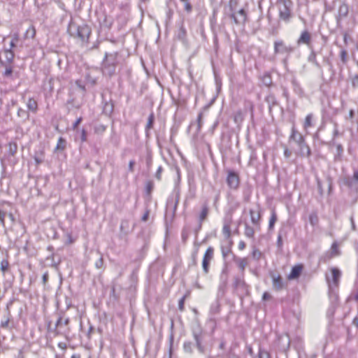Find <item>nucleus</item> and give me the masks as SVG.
<instances>
[{
  "instance_id": "f257e3e1",
  "label": "nucleus",
  "mask_w": 358,
  "mask_h": 358,
  "mask_svg": "<svg viewBox=\"0 0 358 358\" xmlns=\"http://www.w3.org/2000/svg\"><path fill=\"white\" fill-rule=\"evenodd\" d=\"M68 31L71 36L78 37L82 40L87 39L90 34V28L86 24L78 25L71 21L68 27Z\"/></svg>"
},
{
  "instance_id": "f03ea898",
  "label": "nucleus",
  "mask_w": 358,
  "mask_h": 358,
  "mask_svg": "<svg viewBox=\"0 0 358 358\" xmlns=\"http://www.w3.org/2000/svg\"><path fill=\"white\" fill-rule=\"evenodd\" d=\"M277 5L280 20L285 22H289L292 17V1L291 0H279Z\"/></svg>"
},
{
  "instance_id": "7ed1b4c3",
  "label": "nucleus",
  "mask_w": 358,
  "mask_h": 358,
  "mask_svg": "<svg viewBox=\"0 0 358 358\" xmlns=\"http://www.w3.org/2000/svg\"><path fill=\"white\" fill-rule=\"evenodd\" d=\"M116 55L106 54L103 64V71L105 74L112 75L115 70Z\"/></svg>"
},
{
  "instance_id": "20e7f679",
  "label": "nucleus",
  "mask_w": 358,
  "mask_h": 358,
  "mask_svg": "<svg viewBox=\"0 0 358 358\" xmlns=\"http://www.w3.org/2000/svg\"><path fill=\"white\" fill-rule=\"evenodd\" d=\"M331 275H327V280L329 284V286L332 288L334 287H337L338 285L339 280L341 276V271L337 268H331Z\"/></svg>"
},
{
  "instance_id": "39448f33",
  "label": "nucleus",
  "mask_w": 358,
  "mask_h": 358,
  "mask_svg": "<svg viewBox=\"0 0 358 358\" xmlns=\"http://www.w3.org/2000/svg\"><path fill=\"white\" fill-rule=\"evenodd\" d=\"M227 182L230 188L236 189L239 185V178L237 174L234 172H229Z\"/></svg>"
},
{
  "instance_id": "423d86ee",
  "label": "nucleus",
  "mask_w": 358,
  "mask_h": 358,
  "mask_svg": "<svg viewBox=\"0 0 358 358\" xmlns=\"http://www.w3.org/2000/svg\"><path fill=\"white\" fill-rule=\"evenodd\" d=\"M293 49L291 47L286 45L282 41L275 42V53H289Z\"/></svg>"
},
{
  "instance_id": "0eeeda50",
  "label": "nucleus",
  "mask_w": 358,
  "mask_h": 358,
  "mask_svg": "<svg viewBox=\"0 0 358 358\" xmlns=\"http://www.w3.org/2000/svg\"><path fill=\"white\" fill-rule=\"evenodd\" d=\"M232 17L236 24H243L246 20L247 15L244 9H240L237 13H233Z\"/></svg>"
},
{
  "instance_id": "6e6552de",
  "label": "nucleus",
  "mask_w": 358,
  "mask_h": 358,
  "mask_svg": "<svg viewBox=\"0 0 358 358\" xmlns=\"http://www.w3.org/2000/svg\"><path fill=\"white\" fill-rule=\"evenodd\" d=\"M310 42V34L307 31H304L301 33L299 38L297 41V43L299 45L303 43L306 45H309Z\"/></svg>"
},
{
  "instance_id": "1a4fd4ad",
  "label": "nucleus",
  "mask_w": 358,
  "mask_h": 358,
  "mask_svg": "<svg viewBox=\"0 0 358 358\" xmlns=\"http://www.w3.org/2000/svg\"><path fill=\"white\" fill-rule=\"evenodd\" d=\"M302 271V266L300 265L295 266L292 268L290 273L288 275V278L290 280L297 278Z\"/></svg>"
},
{
  "instance_id": "9d476101",
  "label": "nucleus",
  "mask_w": 358,
  "mask_h": 358,
  "mask_svg": "<svg viewBox=\"0 0 358 358\" xmlns=\"http://www.w3.org/2000/svg\"><path fill=\"white\" fill-rule=\"evenodd\" d=\"M290 138L293 139L297 144H302L303 142V137L302 135L297 132L294 128H292Z\"/></svg>"
},
{
  "instance_id": "9b49d317",
  "label": "nucleus",
  "mask_w": 358,
  "mask_h": 358,
  "mask_svg": "<svg viewBox=\"0 0 358 358\" xmlns=\"http://www.w3.org/2000/svg\"><path fill=\"white\" fill-rule=\"evenodd\" d=\"M272 279H273V286L274 289L279 290L282 288L283 285H282V279L279 275L276 276L275 275H273Z\"/></svg>"
},
{
  "instance_id": "f8f14e48",
  "label": "nucleus",
  "mask_w": 358,
  "mask_h": 358,
  "mask_svg": "<svg viewBox=\"0 0 358 358\" xmlns=\"http://www.w3.org/2000/svg\"><path fill=\"white\" fill-rule=\"evenodd\" d=\"M348 13V6L345 3H343L339 6L338 15L340 17H345Z\"/></svg>"
},
{
  "instance_id": "ddd939ff",
  "label": "nucleus",
  "mask_w": 358,
  "mask_h": 358,
  "mask_svg": "<svg viewBox=\"0 0 358 358\" xmlns=\"http://www.w3.org/2000/svg\"><path fill=\"white\" fill-rule=\"evenodd\" d=\"M27 108L29 110L35 113L37 110L38 104L37 102L34 99H29L27 103Z\"/></svg>"
},
{
  "instance_id": "4468645a",
  "label": "nucleus",
  "mask_w": 358,
  "mask_h": 358,
  "mask_svg": "<svg viewBox=\"0 0 358 358\" xmlns=\"http://www.w3.org/2000/svg\"><path fill=\"white\" fill-rule=\"evenodd\" d=\"M251 221L254 224H258L260 220V214L259 212H255L252 210L250 211Z\"/></svg>"
},
{
  "instance_id": "2eb2a0df",
  "label": "nucleus",
  "mask_w": 358,
  "mask_h": 358,
  "mask_svg": "<svg viewBox=\"0 0 358 358\" xmlns=\"http://www.w3.org/2000/svg\"><path fill=\"white\" fill-rule=\"evenodd\" d=\"M313 115L309 114L306 117L305 122L303 124V128L305 130H308L309 127H311L313 126Z\"/></svg>"
},
{
  "instance_id": "dca6fc26",
  "label": "nucleus",
  "mask_w": 358,
  "mask_h": 358,
  "mask_svg": "<svg viewBox=\"0 0 358 358\" xmlns=\"http://www.w3.org/2000/svg\"><path fill=\"white\" fill-rule=\"evenodd\" d=\"M76 138H80L81 142H85L87 140V132L84 129L77 131Z\"/></svg>"
},
{
  "instance_id": "f3484780",
  "label": "nucleus",
  "mask_w": 358,
  "mask_h": 358,
  "mask_svg": "<svg viewBox=\"0 0 358 358\" xmlns=\"http://www.w3.org/2000/svg\"><path fill=\"white\" fill-rule=\"evenodd\" d=\"M298 145L300 146L301 155H303L304 156H309L310 152V148L308 145H306L304 143V141L303 142L302 144H298Z\"/></svg>"
},
{
  "instance_id": "a211bd4d",
  "label": "nucleus",
  "mask_w": 358,
  "mask_h": 358,
  "mask_svg": "<svg viewBox=\"0 0 358 358\" xmlns=\"http://www.w3.org/2000/svg\"><path fill=\"white\" fill-rule=\"evenodd\" d=\"M213 252L214 251L212 248H208L205 252L203 259L210 262L213 257Z\"/></svg>"
},
{
  "instance_id": "6ab92c4d",
  "label": "nucleus",
  "mask_w": 358,
  "mask_h": 358,
  "mask_svg": "<svg viewBox=\"0 0 358 358\" xmlns=\"http://www.w3.org/2000/svg\"><path fill=\"white\" fill-rule=\"evenodd\" d=\"M236 263L238 264V267L242 271H244V269L245 268V267L248 264V261H247L246 258H239V259H236Z\"/></svg>"
},
{
  "instance_id": "aec40b11",
  "label": "nucleus",
  "mask_w": 358,
  "mask_h": 358,
  "mask_svg": "<svg viewBox=\"0 0 358 358\" xmlns=\"http://www.w3.org/2000/svg\"><path fill=\"white\" fill-rule=\"evenodd\" d=\"M36 30L32 26L29 27L25 33V37L27 38H33L35 36Z\"/></svg>"
},
{
  "instance_id": "412c9836",
  "label": "nucleus",
  "mask_w": 358,
  "mask_h": 358,
  "mask_svg": "<svg viewBox=\"0 0 358 358\" xmlns=\"http://www.w3.org/2000/svg\"><path fill=\"white\" fill-rule=\"evenodd\" d=\"M17 150V145L15 143H10L8 144V152L10 155L13 156Z\"/></svg>"
},
{
  "instance_id": "4be33fe9",
  "label": "nucleus",
  "mask_w": 358,
  "mask_h": 358,
  "mask_svg": "<svg viewBox=\"0 0 358 358\" xmlns=\"http://www.w3.org/2000/svg\"><path fill=\"white\" fill-rule=\"evenodd\" d=\"M254 234L255 231L253 228L246 224L245 229V235L248 238H252L254 236Z\"/></svg>"
},
{
  "instance_id": "5701e85b",
  "label": "nucleus",
  "mask_w": 358,
  "mask_h": 358,
  "mask_svg": "<svg viewBox=\"0 0 358 358\" xmlns=\"http://www.w3.org/2000/svg\"><path fill=\"white\" fill-rule=\"evenodd\" d=\"M331 252L332 257L338 256L340 254L338 246L336 243H334L332 244L331 248Z\"/></svg>"
},
{
  "instance_id": "b1692460",
  "label": "nucleus",
  "mask_w": 358,
  "mask_h": 358,
  "mask_svg": "<svg viewBox=\"0 0 358 358\" xmlns=\"http://www.w3.org/2000/svg\"><path fill=\"white\" fill-rule=\"evenodd\" d=\"M309 222L311 224V225L315 226L318 222V218L316 214H311L309 216Z\"/></svg>"
},
{
  "instance_id": "393cba45",
  "label": "nucleus",
  "mask_w": 358,
  "mask_h": 358,
  "mask_svg": "<svg viewBox=\"0 0 358 358\" xmlns=\"http://www.w3.org/2000/svg\"><path fill=\"white\" fill-rule=\"evenodd\" d=\"M277 220V216L274 212L272 213L269 220V229H273L275 222Z\"/></svg>"
},
{
  "instance_id": "a878e982",
  "label": "nucleus",
  "mask_w": 358,
  "mask_h": 358,
  "mask_svg": "<svg viewBox=\"0 0 358 358\" xmlns=\"http://www.w3.org/2000/svg\"><path fill=\"white\" fill-rule=\"evenodd\" d=\"M8 266H9V263L7 260L3 259L1 262V270L3 273H5L7 271Z\"/></svg>"
},
{
  "instance_id": "bb28decb",
  "label": "nucleus",
  "mask_w": 358,
  "mask_h": 358,
  "mask_svg": "<svg viewBox=\"0 0 358 358\" xmlns=\"http://www.w3.org/2000/svg\"><path fill=\"white\" fill-rule=\"evenodd\" d=\"M65 141L62 138H59L57 145V150H64L65 148Z\"/></svg>"
},
{
  "instance_id": "cd10ccee",
  "label": "nucleus",
  "mask_w": 358,
  "mask_h": 358,
  "mask_svg": "<svg viewBox=\"0 0 358 358\" xmlns=\"http://www.w3.org/2000/svg\"><path fill=\"white\" fill-rule=\"evenodd\" d=\"M13 68L11 66H6L5 71L3 73L4 76L8 77L11 76Z\"/></svg>"
},
{
  "instance_id": "c85d7f7f",
  "label": "nucleus",
  "mask_w": 358,
  "mask_h": 358,
  "mask_svg": "<svg viewBox=\"0 0 358 358\" xmlns=\"http://www.w3.org/2000/svg\"><path fill=\"white\" fill-rule=\"evenodd\" d=\"M223 233L224 234L227 236V237H229L230 236V227L229 224H224V227H223Z\"/></svg>"
},
{
  "instance_id": "c756f323",
  "label": "nucleus",
  "mask_w": 358,
  "mask_h": 358,
  "mask_svg": "<svg viewBox=\"0 0 358 358\" xmlns=\"http://www.w3.org/2000/svg\"><path fill=\"white\" fill-rule=\"evenodd\" d=\"M86 83L90 85H94L96 83V79L91 78L90 75H87L86 76Z\"/></svg>"
},
{
  "instance_id": "7c9ffc66",
  "label": "nucleus",
  "mask_w": 358,
  "mask_h": 358,
  "mask_svg": "<svg viewBox=\"0 0 358 358\" xmlns=\"http://www.w3.org/2000/svg\"><path fill=\"white\" fill-rule=\"evenodd\" d=\"M207 214H208V209L207 208H203L201 212V214H200V220L202 221L204 219H206V216H207Z\"/></svg>"
},
{
  "instance_id": "2f4dec72",
  "label": "nucleus",
  "mask_w": 358,
  "mask_h": 358,
  "mask_svg": "<svg viewBox=\"0 0 358 358\" xmlns=\"http://www.w3.org/2000/svg\"><path fill=\"white\" fill-rule=\"evenodd\" d=\"M210 262L203 259L202 266L205 273L208 272V265Z\"/></svg>"
},
{
  "instance_id": "473e14b6",
  "label": "nucleus",
  "mask_w": 358,
  "mask_h": 358,
  "mask_svg": "<svg viewBox=\"0 0 358 358\" xmlns=\"http://www.w3.org/2000/svg\"><path fill=\"white\" fill-rule=\"evenodd\" d=\"M268 357H269V355L266 351L259 350V358H268Z\"/></svg>"
},
{
  "instance_id": "72a5a7b5",
  "label": "nucleus",
  "mask_w": 358,
  "mask_h": 358,
  "mask_svg": "<svg viewBox=\"0 0 358 358\" xmlns=\"http://www.w3.org/2000/svg\"><path fill=\"white\" fill-rule=\"evenodd\" d=\"M262 256V253L258 250H254L252 252V257L257 259H259Z\"/></svg>"
},
{
  "instance_id": "f704fd0d",
  "label": "nucleus",
  "mask_w": 358,
  "mask_h": 358,
  "mask_svg": "<svg viewBox=\"0 0 358 358\" xmlns=\"http://www.w3.org/2000/svg\"><path fill=\"white\" fill-rule=\"evenodd\" d=\"M5 55L8 62H11L13 59V54L10 51L5 52Z\"/></svg>"
},
{
  "instance_id": "c9c22d12",
  "label": "nucleus",
  "mask_w": 358,
  "mask_h": 358,
  "mask_svg": "<svg viewBox=\"0 0 358 358\" xmlns=\"http://www.w3.org/2000/svg\"><path fill=\"white\" fill-rule=\"evenodd\" d=\"M348 53L346 50H342L341 52V58L343 62H346Z\"/></svg>"
},
{
  "instance_id": "e433bc0d",
  "label": "nucleus",
  "mask_w": 358,
  "mask_h": 358,
  "mask_svg": "<svg viewBox=\"0 0 358 358\" xmlns=\"http://www.w3.org/2000/svg\"><path fill=\"white\" fill-rule=\"evenodd\" d=\"M153 120H154L153 115H152V114H151V115L149 116L148 121V124H147V128H148V129L151 128V127H152V123H153Z\"/></svg>"
},
{
  "instance_id": "4c0bfd02",
  "label": "nucleus",
  "mask_w": 358,
  "mask_h": 358,
  "mask_svg": "<svg viewBox=\"0 0 358 358\" xmlns=\"http://www.w3.org/2000/svg\"><path fill=\"white\" fill-rule=\"evenodd\" d=\"M237 5V1L236 0H230L229 1V6L231 9L234 8Z\"/></svg>"
},
{
  "instance_id": "58836bf2",
  "label": "nucleus",
  "mask_w": 358,
  "mask_h": 358,
  "mask_svg": "<svg viewBox=\"0 0 358 358\" xmlns=\"http://www.w3.org/2000/svg\"><path fill=\"white\" fill-rule=\"evenodd\" d=\"M135 162L134 161L131 160L129 163V170L131 172L134 171V166Z\"/></svg>"
},
{
  "instance_id": "ea45409f",
  "label": "nucleus",
  "mask_w": 358,
  "mask_h": 358,
  "mask_svg": "<svg viewBox=\"0 0 358 358\" xmlns=\"http://www.w3.org/2000/svg\"><path fill=\"white\" fill-rule=\"evenodd\" d=\"M5 216H6V213L3 211L0 210V221L2 224L4 223Z\"/></svg>"
},
{
  "instance_id": "a19ab883",
  "label": "nucleus",
  "mask_w": 358,
  "mask_h": 358,
  "mask_svg": "<svg viewBox=\"0 0 358 358\" xmlns=\"http://www.w3.org/2000/svg\"><path fill=\"white\" fill-rule=\"evenodd\" d=\"M264 83L266 85H269L271 83V80L269 76H265L264 78Z\"/></svg>"
},
{
  "instance_id": "79ce46f5",
  "label": "nucleus",
  "mask_w": 358,
  "mask_h": 358,
  "mask_svg": "<svg viewBox=\"0 0 358 358\" xmlns=\"http://www.w3.org/2000/svg\"><path fill=\"white\" fill-rule=\"evenodd\" d=\"M81 121H82L81 117H79L76 120V121L74 122V124L73 125V127L74 129H76L78 127V124L81 122Z\"/></svg>"
},
{
  "instance_id": "37998d69",
  "label": "nucleus",
  "mask_w": 358,
  "mask_h": 358,
  "mask_svg": "<svg viewBox=\"0 0 358 358\" xmlns=\"http://www.w3.org/2000/svg\"><path fill=\"white\" fill-rule=\"evenodd\" d=\"M245 243H244V241H241L238 243V248L239 250H242L243 249H245Z\"/></svg>"
},
{
  "instance_id": "c03bdc74",
  "label": "nucleus",
  "mask_w": 358,
  "mask_h": 358,
  "mask_svg": "<svg viewBox=\"0 0 358 358\" xmlns=\"http://www.w3.org/2000/svg\"><path fill=\"white\" fill-rule=\"evenodd\" d=\"M184 301H185V297H182V298L179 301V308H180L181 310L183 309Z\"/></svg>"
},
{
  "instance_id": "a18cd8bd",
  "label": "nucleus",
  "mask_w": 358,
  "mask_h": 358,
  "mask_svg": "<svg viewBox=\"0 0 358 358\" xmlns=\"http://www.w3.org/2000/svg\"><path fill=\"white\" fill-rule=\"evenodd\" d=\"M353 178L357 184V189H358V171H355Z\"/></svg>"
},
{
  "instance_id": "49530a36",
  "label": "nucleus",
  "mask_w": 358,
  "mask_h": 358,
  "mask_svg": "<svg viewBox=\"0 0 358 358\" xmlns=\"http://www.w3.org/2000/svg\"><path fill=\"white\" fill-rule=\"evenodd\" d=\"M271 298V295L268 292H264L262 296L263 300L266 301Z\"/></svg>"
},
{
  "instance_id": "de8ad7c7",
  "label": "nucleus",
  "mask_w": 358,
  "mask_h": 358,
  "mask_svg": "<svg viewBox=\"0 0 358 358\" xmlns=\"http://www.w3.org/2000/svg\"><path fill=\"white\" fill-rule=\"evenodd\" d=\"M161 172H162V168L161 167H159L157 173H156V178L158 179V180H160L161 178Z\"/></svg>"
},
{
  "instance_id": "09e8293b",
  "label": "nucleus",
  "mask_w": 358,
  "mask_h": 358,
  "mask_svg": "<svg viewBox=\"0 0 358 358\" xmlns=\"http://www.w3.org/2000/svg\"><path fill=\"white\" fill-rule=\"evenodd\" d=\"M9 320L6 319L5 321L1 322V326L3 327H6L8 325Z\"/></svg>"
},
{
  "instance_id": "8fccbe9b",
  "label": "nucleus",
  "mask_w": 358,
  "mask_h": 358,
  "mask_svg": "<svg viewBox=\"0 0 358 358\" xmlns=\"http://www.w3.org/2000/svg\"><path fill=\"white\" fill-rule=\"evenodd\" d=\"M148 216H149V213L147 212L146 213L144 214V215L142 217V220L143 221H147L148 220Z\"/></svg>"
},
{
  "instance_id": "3c124183",
  "label": "nucleus",
  "mask_w": 358,
  "mask_h": 358,
  "mask_svg": "<svg viewBox=\"0 0 358 358\" xmlns=\"http://www.w3.org/2000/svg\"><path fill=\"white\" fill-rule=\"evenodd\" d=\"M76 84H77V85H78L80 88H81L83 90H85V87L80 84V81H79V80L76 81Z\"/></svg>"
},
{
  "instance_id": "603ef678",
  "label": "nucleus",
  "mask_w": 358,
  "mask_h": 358,
  "mask_svg": "<svg viewBox=\"0 0 358 358\" xmlns=\"http://www.w3.org/2000/svg\"><path fill=\"white\" fill-rule=\"evenodd\" d=\"M185 9L187 11H190L191 10V6H190V4L189 3H185Z\"/></svg>"
},
{
  "instance_id": "864d4df0",
  "label": "nucleus",
  "mask_w": 358,
  "mask_h": 358,
  "mask_svg": "<svg viewBox=\"0 0 358 358\" xmlns=\"http://www.w3.org/2000/svg\"><path fill=\"white\" fill-rule=\"evenodd\" d=\"M17 41V38H15V39L12 40L11 42H10V45L11 47H14L15 46V43Z\"/></svg>"
},
{
  "instance_id": "5fc2aeb1",
  "label": "nucleus",
  "mask_w": 358,
  "mask_h": 358,
  "mask_svg": "<svg viewBox=\"0 0 358 358\" xmlns=\"http://www.w3.org/2000/svg\"><path fill=\"white\" fill-rule=\"evenodd\" d=\"M35 161H36L37 164H41L42 162V160L38 159V158H37V157H35Z\"/></svg>"
},
{
  "instance_id": "6e6d98bb",
  "label": "nucleus",
  "mask_w": 358,
  "mask_h": 358,
  "mask_svg": "<svg viewBox=\"0 0 358 358\" xmlns=\"http://www.w3.org/2000/svg\"><path fill=\"white\" fill-rule=\"evenodd\" d=\"M43 279L44 282H45L47 281V280H48V274L47 273L43 275Z\"/></svg>"
},
{
  "instance_id": "4d7b16f0",
  "label": "nucleus",
  "mask_w": 358,
  "mask_h": 358,
  "mask_svg": "<svg viewBox=\"0 0 358 358\" xmlns=\"http://www.w3.org/2000/svg\"><path fill=\"white\" fill-rule=\"evenodd\" d=\"M353 323H354L355 325L358 326V319H357V318H355V319L353 320Z\"/></svg>"
},
{
  "instance_id": "13d9d810",
  "label": "nucleus",
  "mask_w": 358,
  "mask_h": 358,
  "mask_svg": "<svg viewBox=\"0 0 358 358\" xmlns=\"http://www.w3.org/2000/svg\"><path fill=\"white\" fill-rule=\"evenodd\" d=\"M285 155L286 156H288V150H286L285 151Z\"/></svg>"
},
{
  "instance_id": "bf43d9fd",
  "label": "nucleus",
  "mask_w": 358,
  "mask_h": 358,
  "mask_svg": "<svg viewBox=\"0 0 358 358\" xmlns=\"http://www.w3.org/2000/svg\"><path fill=\"white\" fill-rule=\"evenodd\" d=\"M229 358H238V357L236 356H235V355H232Z\"/></svg>"
},
{
  "instance_id": "052dcab7",
  "label": "nucleus",
  "mask_w": 358,
  "mask_h": 358,
  "mask_svg": "<svg viewBox=\"0 0 358 358\" xmlns=\"http://www.w3.org/2000/svg\"><path fill=\"white\" fill-rule=\"evenodd\" d=\"M355 299L358 300V294L355 296Z\"/></svg>"
},
{
  "instance_id": "680f3d73",
  "label": "nucleus",
  "mask_w": 358,
  "mask_h": 358,
  "mask_svg": "<svg viewBox=\"0 0 358 358\" xmlns=\"http://www.w3.org/2000/svg\"><path fill=\"white\" fill-rule=\"evenodd\" d=\"M344 40H345V41H346V40H347L346 35L345 36Z\"/></svg>"
},
{
  "instance_id": "e2e57ef3",
  "label": "nucleus",
  "mask_w": 358,
  "mask_h": 358,
  "mask_svg": "<svg viewBox=\"0 0 358 358\" xmlns=\"http://www.w3.org/2000/svg\"><path fill=\"white\" fill-rule=\"evenodd\" d=\"M180 1H182V2H185L186 1V0H180Z\"/></svg>"
}]
</instances>
